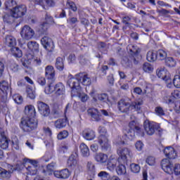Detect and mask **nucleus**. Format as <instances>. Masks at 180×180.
<instances>
[{"mask_svg":"<svg viewBox=\"0 0 180 180\" xmlns=\"http://www.w3.org/2000/svg\"><path fill=\"white\" fill-rule=\"evenodd\" d=\"M25 116L21 118L20 127L26 133H30L37 129V120L36 117V109L34 106L30 105L25 108Z\"/></svg>","mask_w":180,"mask_h":180,"instance_id":"f257e3e1","label":"nucleus"},{"mask_svg":"<svg viewBox=\"0 0 180 180\" xmlns=\"http://www.w3.org/2000/svg\"><path fill=\"white\" fill-rule=\"evenodd\" d=\"M79 83L84 85V86H89L91 84V77L85 72H80L75 75V77L70 78L68 80V85L70 88H75L79 89Z\"/></svg>","mask_w":180,"mask_h":180,"instance_id":"f03ea898","label":"nucleus"},{"mask_svg":"<svg viewBox=\"0 0 180 180\" xmlns=\"http://www.w3.org/2000/svg\"><path fill=\"white\" fill-rule=\"evenodd\" d=\"M143 103V100H138L130 103L127 99H121L118 101L117 106L122 113H129L130 110H140Z\"/></svg>","mask_w":180,"mask_h":180,"instance_id":"7ed1b4c3","label":"nucleus"},{"mask_svg":"<svg viewBox=\"0 0 180 180\" xmlns=\"http://www.w3.org/2000/svg\"><path fill=\"white\" fill-rule=\"evenodd\" d=\"M162 169L167 174H174V175L180 174V165L176 163L174 165V162L168 159H163L161 162Z\"/></svg>","mask_w":180,"mask_h":180,"instance_id":"20e7f679","label":"nucleus"},{"mask_svg":"<svg viewBox=\"0 0 180 180\" xmlns=\"http://www.w3.org/2000/svg\"><path fill=\"white\" fill-rule=\"evenodd\" d=\"M53 84H54V82H51L48 84V86L45 88V92H47V94H53V92H55L57 96L64 95V92H65V86L64 84L59 82L55 86H53Z\"/></svg>","mask_w":180,"mask_h":180,"instance_id":"39448f33","label":"nucleus"},{"mask_svg":"<svg viewBox=\"0 0 180 180\" xmlns=\"http://www.w3.org/2000/svg\"><path fill=\"white\" fill-rule=\"evenodd\" d=\"M24 167L27 169V175H36L37 174V161L25 159Z\"/></svg>","mask_w":180,"mask_h":180,"instance_id":"423d86ee","label":"nucleus"},{"mask_svg":"<svg viewBox=\"0 0 180 180\" xmlns=\"http://www.w3.org/2000/svg\"><path fill=\"white\" fill-rule=\"evenodd\" d=\"M117 153L119 155L118 161L122 160V161H127L129 158H131L133 154L131 151L127 148H120L117 149Z\"/></svg>","mask_w":180,"mask_h":180,"instance_id":"0eeeda50","label":"nucleus"},{"mask_svg":"<svg viewBox=\"0 0 180 180\" xmlns=\"http://www.w3.org/2000/svg\"><path fill=\"white\" fill-rule=\"evenodd\" d=\"M98 143L100 144L101 149L104 153L110 151V143H109V139L106 135H100L98 137Z\"/></svg>","mask_w":180,"mask_h":180,"instance_id":"6e6552de","label":"nucleus"},{"mask_svg":"<svg viewBox=\"0 0 180 180\" xmlns=\"http://www.w3.org/2000/svg\"><path fill=\"white\" fill-rule=\"evenodd\" d=\"M41 43L44 49H46L49 53H53L54 51V42L51 38L45 36L41 39Z\"/></svg>","mask_w":180,"mask_h":180,"instance_id":"1a4fd4ad","label":"nucleus"},{"mask_svg":"<svg viewBox=\"0 0 180 180\" xmlns=\"http://www.w3.org/2000/svg\"><path fill=\"white\" fill-rule=\"evenodd\" d=\"M26 12H27V8L25 5L15 6L11 11L13 16H14V18L16 19H18V18H22V16H25V15H26Z\"/></svg>","mask_w":180,"mask_h":180,"instance_id":"9d476101","label":"nucleus"},{"mask_svg":"<svg viewBox=\"0 0 180 180\" xmlns=\"http://www.w3.org/2000/svg\"><path fill=\"white\" fill-rule=\"evenodd\" d=\"M45 77L48 79V84L56 82V70L53 65H47L45 68Z\"/></svg>","mask_w":180,"mask_h":180,"instance_id":"9b49d317","label":"nucleus"},{"mask_svg":"<svg viewBox=\"0 0 180 180\" xmlns=\"http://www.w3.org/2000/svg\"><path fill=\"white\" fill-rule=\"evenodd\" d=\"M143 127L148 136H153V134L155 133V130L158 129L157 123L154 122H150L149 120H146L143 122Z\"/></svg>","mask_w":180,"mask_h":180,"instance_id":"f8f14e48","label":"nucleus"},{"mask_svg":"<svg viewBox=\"0 0 180 180\" xmlns=\"http://www.w3.org/2000/svg\"><path fill=\"white\" fill-rule=\"evenodd\" d=\"M21 37L25 40H30L34 36V30L29 25H25L20 32Z\"/></svg>","mask_w":180,"mask_h":180,"instance_id":"ddd939ff","label":"nucleus"},{"mask_svg":"<svg viewBox=\"0 0 180 180\" xmlns=\"http://www.w3.org/2000/svg\"><path fill=\"white\" fill-rule=\"evenodd\" d=\"M37 108L40 115L44 117H47L50 115V106L43 101L37 102Z\"/></svg>","mask_w":180,"mask_h":180,"instance_id":"4468645a","label":"nucleus"},{"mask_svg":"<svg viewBox=\"0 0 180 180\" xmlns=\"http://www.w3.org/2000/svg\"><path fill=\"white\" fill-rule=\"evenodd\" d=\"M72 91V96H77L81 101V102H86L88 99L89 98V96H88V94L81 92V88L76 89V88H71Z\"/></svg>","mask_w":180,"mask_h":180,"instance_id":"2eb2a0df","label":"nucleus"},{"mask_svg":"<svg viewBox=\"0 0 180 180\" xmlns=\"http://www.w3.org/2000/svg\"><path fill=\"white\" fill-rule=\"evenodd\" d=\"M156 74L158 78H161L163 81H165L167 84H171L172 80L169 76V72L165 69H162L156 71Z\"/></svg>","mask_w":180,"mask_h":180,"instance_id":"dca6fc26","label":"nucleus"},{"mask_svg":"<svg viewBox=\"0 0 180 180\" xmlns=\"http://www.w3.org/2000/svg\"><path fill=\"white\" fill-rule=\"evenodd\" d=\"M83 139L88 141H92L96 137V133L91 128H86L82 131Z\"/></svg>","mask_w":180,"mask_h":180,"instance_id":"f3484780","label":"nucleus"},{"mask_svg":"<svg viewBox=\"0 0 180 180\" xmlns=\"http://www.w3.org/2000/svg\"><path fill=\"white\" fill-rule=\"evenodd\" d=\"M163 153L165 157L168 158L167 160H175V158H178V153H176V150L175 148L171 146L166 147L164 149Z\"/></svg>","mask_w":180,"mask_h":180,"instance_id":"a211bd4d","label":"nucleus"},{"mask_svg":"<svg viewBox=\"0 0 180 180\" xmlns=\"http://www.w3.org/2000/svg\"><path fill=\"white\" fill-rule=\"evenodd\" d=\"M53 175L58 179H68V178H70V175H71V172L68 169H63L55 171L53 172Z\"/></svg>","mask_w":180,"mask_h":180,"instance_id":"6ab92c4d","label":"nucleus"},{"mask_svg":"<svg viewBox=\"0 0 180 180\" xmlns=\"http://www.w3.org/2000/svg\"><path fill=\"white\" fill-rule=\"evenodd\" d=\"M78 164V150H76L73 154H72L69 159L68 160V167L74 169L77 165Z\"/></svg>","mask_w":180,"mask_h":180,"instance_id":"aec40b11","label":"nucleus"},{"mask_svg":"<svg viewBox=\"0 0 180 180\" xmlns=\"http://www.w3.org/2000/svg\"><path fill=\"white\" fill-rule=\"evenodd\" d=\"M128 129H129V130H134V133H137L139 136H141V137H144V131L141 129L138 122L135 120L129 122Z\"/></svg>","mask_w":180,"mask_h":180,"instance_id":"412c9836","label":"nucleus"},{"mask_svg":"<svg viewBox=\"0 0 180 180\" xmlns=\"http://www.w3.org/2000/svg\"><path fill=\"white\" fill-rule=\"evenodd\" d=\"M87 112L89 116H91V119L94 122H101V120H102L101 118V116L102 115H101V112H99V110H98V109L96 108H89L87 110Z\"/></svg>","mask_w":180,"mask_h":180,"instance_id":"4be33fe9","label":"nucleus"},{"mask_svg":"<svg viewBox=\"0 0 180 180\" xmlns=\"http://www.w3.org/2000/svg\"><path fill=\"white\" fill-rule=\"evenodd\" d=\"M118 162H120V161H119V159L110 157L107 160V164H106L107 169H109V171H115V169H116V167Z\"/></svg>","mask_w":180,"mask_h":180,"instance_id":"5701e85b","label":"nucleus"},{"mask_svg":"<svg viewBox=\"0 0 180 180\" xmlns=\"http://www.w3.org/2000/svg\"><path fill=\"white\" fill-rule=\"evenodd\" d=\"M27 59L28 64H33V65H41V59L34 57L33 53L27 54Z\"/></svg>","mask_w":180,"mask_h":180,"instance_id":"b1692460","label":"nucleus"},{"mask_svg":"<svg viewBox=\"0 0 180 180\" xmlns=\"http://www.w3.org/2000/svg\"><path fill=\"white\" fill-rule=\"evenodd\" d=\"M0 90L2 94H9L10 95H12V89L9 86V83L5 80L0 83Z\"/></svg>","mask_w":180,"mask_h":180,"instance_id":"393cba45","label":"nucleus"},{"mask_svg":"<svg viewBox=\"0 0 180 180\" xmlns=\"http://www.w3.org/2000/svg\"><path fill=\"white\" fill-rule=\"evenodd\" d=\"M127 51L129 53V56H136L139 54L140 49L137 46L133 44H129L127 46Z\"/></svg>","mask_w":180,"mask_h":180,"instance_id":"a878e982","label":"nucleus"},{"mask_svg":"<svg viewBox=\"0 0 180 180\" xmlns=\"http://www.w3.org/2000/svg\"><path fill=\"white\" fill-rule=\"evenodd\" d=\"M65 61V57H58L56 59L55 67L58 71H63L64 70V62Z\"/></svg>","mask_w":180,"mask_h":180,"instance_id":"bb28decb","label":"nucleus"},{"mask_svg":"<svg viewBox=\"0 0 180 180\" xmlns=\"http://www.w3.org/2000/svg\"><path fill=\"white\" fill-rule=\"evenodd\" d=\"M95 160L100 164H106L108 160V155L103 153H97L95 155Z\"/></svg>","mask_w":180,"mask_h":180,"instance_id":"cd10ccee","label":"nucleus"},{"mask_svg":"<svg viewBox=\"0 0 180 180\" xmlns=\"http://www.w3.org/2000/svg\"><path fill=\"white\" fill-rule=\"evenodd\" d=\"M135 134L136 132H134V130H131L130 129L127 128L124 130L123 139H124L126 141H129V140L131 141L133 140Z\"/></svg>","mask_w":180,"mask_h":180,"instance_id":"c85d7f7f","label":"nucleus"},{"mask_svg":"<svg viewBox=\"0 0 180 180\" xmlns=\"http://www.w3.org/2000/svg\"><path fill=\"white\" fill-rule=\"evenodd\" d=\"M13 172V169L12 168L8 171L2 167H0L1 179H9V178H11V174H12Z\"/></svg>","mask_w":180,"mask_h":180,"instance_id":"c756f323","label":"nucleus"},{"mask_svg":"<svg viewBox=\"0 0 180 180\" xmlns=\"http://www.w3.org/2000/svg\"><path fill=\"white\" fill-rule=\"evenodd\" d=\"M68 124L67 118H60L55 121L54 125L56 129H64Z\"/></svg>","mask_w":180,"mask_h":180,"instance_id":"7c9ffc66","label":"nucleus"},{"mask_svg":"<svg viewBox=\"0 0 180 180\" xmlns=\"http://www.w3.org/2000/svg\"><path fill=\"white\" fill-rule=\"evenodd\" d=\"M86 169L89 175H90L91 178H94L96 174V170L95 169V165L92 162H87Z\"/></svg>","mask_w":180,"mask_h":180,"instance_id":"2f4dec72","label":"nucleus"},{"mask_svg":"<svg viewBox=\"0 0 180 180\" xmlns=\"http://www.w3.org/2000/svg\"><path fill=\"white\" fill-rule=\"evenodd\" d=\"M79 150L83 157H89V148L84 143H82L79 145Z\"/></svg>","mask_w":180,"mask_h":180,"instance_id":"473e14b6","label":"nucleus"},{"mask_svg":"<svg viewBox=\"0 0 180 180\" xmlns=\"http://www.w3.org/2000/svg\"><path fill=\"white\" fill-rule=\"evenodd\" d=\"M35 4L41 5L44 9H47V8L50 6H54V5H56L54 1H35Z\"/></svg>","mask_w":180,"mask_h":180,"instance_id":"72a5a7b5","label":"nucleus"},{"mask_svg":"<svg viewBox=\"0 0 180 180\" xmlns=\"http://www.w3.org/2000/svg\"><path fill=\"white\" fill-rule=\"evenodd\" d=\"M5 43L6 46L12 49L16 46V39L13 36L8 35L6 37Z\"/></svg>","mask_w":180,"mask_h":180,"instance_id":"f704fd0d","label":"nucleus"},{"mask_svg":"<svg viewBox=\"0 0 180 180\" xmlns=\"http://www.w3.org/2000/svg\"><path fill=\"white\" fill-rule=\"evenodd\" d=\"M27 46L32 53H39V44L37 42L30 41L27 43Z\"/></svg>","mask_w":180,"mask_h":180,"instance_id":"c9c22d12","label":"nucleus"},{"mask_svg":"<svg viewBox=\"0 0 180 180\" xmlns=\"http://www.w3.org/2000/svg\"><path fill=\"white\" fill-rule=\"evenodd\" d=\"M49 27L47 23L43 22L39 26L37 32L39 34H47V30H49Z\"/></svg>","mask_w":180,"mask_h":180,"instance_id":"e433bc0d","label":"nucleus"},{"mask_svg":"<svg viewBox=\"0 0 180 180\" xmlns=\"http://www.w3.org/2000/svg\"><path fill=\"white\" fill-rule=\"evenodd\" d=\"M146 59L149 63H154L157 60V51H149L146 56Z\"/></svg>","mask_w":180,"mask_h":180,"instance_id":"4c0bfd02","label":"nucleus"},{"mask_svg":"<svg viewBox=\"0 0 180 180\" xmlns=\"http://www.w3.org/2000/svg\"><path fill=\"white\" fill-rule=\"evenodd\" d=\"M11 53L14 57H17L18 58H20L22 56H23V53H22V50L20 49L13 46L11 49Z\"/></svg>","mask_w":180,"mask_h":180,"instance_id":"58836bf2","label":"nucleus"},{"mask_svg":"<svg viewBox=\"0 0 180 180\" xmlns=\"http://www.w3.org/2000/svg\"><path fill=\"white\" fill-rule=\"evenodd\" d=\"M157 54V60L162 61V60H165L167 58V52L162 49H159L156 51Z\"/></svg>","mask_w":180,"mask_h":180,"instance_id":"ea45409f","label":"nucleus"},{"mask_svg":"<svg viewBox=\"0 0 180 180\" xmlns=\"http://www.w3.org/2000/svg\"><path fill=\"white\" fill-rule=\"evenodd\" d=\"M116 172L117 175H124L127 172L126 166L124 165H120L116 168Z\"/></svg>","mask_w":180,"mask_h":180,"instance_id":"a19ab883","label":"nucleus"},{"mask_svg":"<svg viewBox=\"0 0 180 180\" xmlns=\"http://www.w3.org/2000/svg\"><path fill=\"white\" fill-rule=\"evenodd\" d=\"M27 96L30 98V99H35L36 98V91L33 90L32 88L28 86L26 89Z\"/></svg>","mask_w":180,"mask_h":180,"instance_id":"79ce46f5","label":"nucleus"},{"mask_svg":"<svg viewBox=\"0 0 180 180\" xmlns=\"http://www.w3.org/2000/svg\"><path fill=\"white\" fill-rule=\"evenodd\" d=\"M122 65L124 67V68H131V60L130 58H127L124 56L121 62Z\"/></svg>","mask_w":180,"mask_h":180,"instance_id":"37998d69","label":"nucleus"},{"mask_svg":"<svg viewBox=\"0 0 180 180\" xmlns=\"http://www.w3.org/2000/svg\"><path fill=\"white\" fill-rule=\"evenodd\" d=\"M6 9H9L10 11H12L13 10V8L16 6V1H6L4 3Z\"/></svg>","mask_w":180,"mask_h":180,"instance_id":"c03bdc74","label":"nucleus"},{"mask_svg":"<svg viewBox=\"0 0 180 180\" xmlns=\"http://www.w3.org/2000/svg\"><path fill=\"white\" fill-rule=\"evenodd\" d=\"M4 21L9 24L13 23L15 22V16H13V13H11V15H5L4 16Z\"/></svg>","mask_w":180,"mask_h":180,"instance_id":"a18cd8bd","label":"nucleus"},{"mask_svg":"<svg viewBox=\"0 0 180 180\" xmlns=\"http://www.w3.org/2000/svg\"><path fill=\"white\" fill-rule=\"evenodd\" d=\"M98 178L101 179L102 180L110 179V174H109V173L104 172V171L100 172L98 174Z\"/></svg>","mask_w":180,"mask_h":180,"instance_id":"49530a36","label":"nucleus"},{"mask_svg":"<svg viewBox=\"0 0 180 180\" xmlns=\"http://www.w3.org/2000/svg\"><path fill=\"white\" fill-rule=\"evenodd\" d=\"M69 134L68 131L63 130L58 134L57 139L58 140H64V139L68 137Z\"/></svg>","mask_w":180,"mask_h":180,"instance_id":"de8ad7c7","label":"nucleus"},{"mask_svg":"<svg viewBox=\"0 0 180 180\" xmlns=\"http://www.w3.org/2000/svg\"><path fill=\"white\" fill-rule=\"evenodd\" d=\"M165 64L167 67H175L176 61L173 58L169 57L165 58Z\"/></svg>","mask_w":180,"mask_h":180,"instance_id":"09e8293b","label":"nucleus"},{"mask_svg":"<svg viewBox=\"0 0 180 180\" xmlns=\"http://www.w3.org/2000/svg\"><path fill=\"white\" fill-rule=\"evenodd\" d=\"M129 58L131 60V63H133L135 65H139V63H140V55L139 53L129 56Z\"/></svg>","mask_w":180,"mask_h":180,"instance_id":"8fccbe9b","label":"nucleus"},{"mask_svg":"<svg viewBox=\"0 0 180 180\" xmlns=\"http://www.w3.org/2000/svg\"><path fill=\"white\" fill-rule=\"evenodd\" d=\"M155 113L157 116H165V111L161 106H157L155 108Z\"/></svg>","mask_w":180,"mask_h":180,"instance_id":"3c124183","label":"nucleus"},{"mask_svg":"<svg viewBox=\"0 0 180 180\" xmlns=\"http://www.w3.org/2000/svg\"><path fill=\"white\" fill-rule=\"evenodd\" d=\"M66 6L68 8V9H71L73 12H77V5L72 1H67Z\"/></svg>","mask_w":180,"mask_h":180,"instance_id":"603ef678","label":"nucleus"},{"mask_svg":"<svg viewBox=\"0 0 180 180\" xmlns=\"http://www.w3.org/2000/svg\"><path fill=\"white\" fill-rule=\"evenodd\" d=\"M0 147L3 148V150H6V148L9 147V141H8L7 138L0 141Z\"/></svg>","mask_w":180,"mask_h":180,"instance_id":"864d4df0","label":"nucleus"},{"mask_svg":"<svg viewBox=\"0 0 180 180\" xmlns=\"http://www.w3.org/2000/svg\"><path fill=\"white\" fill-rule=\"evenodd\" d=\"M143 70L145 72H151L153 70V66L149 63H145L143 65Z\"/></svg>","mask_w":180,"mask_h":180,"instance_id":"5fc2aeb1","label":"nucleus"},{"mask_svg":"<svg viewBox=\"0 0 180 180\" xmlns=\"http://www.w3.org/2000/svg\"><path fill=\"white\" fill-rule=\"evenodd\" d=\"M130 167L131 171V172H134V174H139V172H140V165L136 163H132L131 164Z\"/></svg>","mask_w":180,"mask_h":180,"instance_id":"6e6d98bb","label":"nucleus"},{"mask_svg":"<svg viewBox=\"0 0 180 180\" xmlns=\"http://www.w3.org/2000/svg\"><path fill=\"white\" fill-rule=\"evenodd\" d=\"M13 99L18 105H20L23 103V97L19 94L14 95Z\"/></svg>","mask_w":180,"mask_h":180,"instance_id":"4d7b16f0","label":"nucleus"},{"mask_svg":"<svg viewBox=\"0 0 180 180\" xmlns=\"http://www.w3.org/2000/svg\"><path fill=\"white\" fill-rule=\"evenodd\" d=\"M45 20L46 22H44V23H47L48 26H50V25H53V23H54V20L53 19V17L48 15L47 13H46L45 15Z\"/></svg>","mask_w":180,"mask_h":180,"instance_id":"13d9d810","label":"nucleus"},{"mask_svg":"<svg viewBox=\"0 0 180 180\" xmlns=\"http://www.w3.org/2000/svg\"><path fill=\"white\" fill-rule=\"evenodd\" d=\"M173 84L176 88H180V76L179 75L174 76Z\"/></svg>","mask_w":180,"mask_h":180,"instance_id":"bf43d9fd","label":"nucleus"},{"mask_svg":"<svg viewBox=\"0 0 180 180\" xmlns=\"http://www.w3.org/2000/svg\"><path fill=\"white\" fill-rule=\"evenodd\" d=\"M98 101H101V102H108L109 97L106 94H101L98 95Z\"/></svg>","mask_w":180,"mask_h":180,"instance_id":"052dcab7","label":"nucleus"},{"mask_svg":"<svg viewBox=\"0 0 180 180\" xmlns=\"http://www.w3.org/2000/svg\"><path fill=\"white\" fill-rule=\"evenodd\" d=\"M146 161L148 165L153 166L155 165V158L153 156L148 157Z\"/></svg>","mask_w":180,"mask_h":180,"instance_id":"680f3d73","label":"nucleus"},{"mask_svg":"<svg viewBox=\"0 0 180 180\" xmlns=\"http://www.w3.org/2000/svg\"><path fill=\"white\" fill-rule=\"evenodd\" d=\"M67 22L69 25H75V23H78V18L77 17H72L68 19Z\"/></svg>","mask_w":180,"mask_h":180,"instance_id":"e2e57ef3","label":"nucleus"},{"mask_svg":"<svg viewBox=\"0 0 180 180\" xmlns=\"http://www.w3.org/2000/svg\"><path fill=\"white\" fill-rule=\"evenodd\" d=\"M37 82L41 86H44V85H46V78L43 77H39L37 78Z\"/></svg>","mask_w":180,"mask_h":180,"instance_id":"0e129e2a","label":"nucleus"},{"mask_svg":"<svg viewBox=\"0 0 180 180\" xmlns=\"http://www.w3.org/2000/svg\"><path fill=\"white\" fill-rule=\"evenodd\" d=\"M131 20V18H130L129 16H124L122 18V23H124V25H126L127 26H129V25H130V21Z\"/></svg>","mask_w":180,"mask_h":180,"instance_id":"69168bd1","label":"nucleus"},{"mask_svg":"<svg viewBox=\"0 0 180 180\" xmlns=\"http://www.w3.org/2000/svg\"><path fill=\"white\" fill-rule=\"evenodd\" d=\"M143 146L144 144H143V142L141 141H138L135 144V147L138 151H141L143 150Z\"/></svg>","mask_w":180,"mask_h":180,"instance_id":"338daca9","label":"nucleus"},{"mask_svg":"<svg viewBox=\"0 0 180 180\" xmlns=\"http://www.w3.org/2000/svg\"><path fill=\"white\" fill-rule=\"evenodd\" d=\"M79 63L80 64H82V65H85V64H86V63H88V59H86V58H85L84 56H80L79 57Z\"/></svg>","mask_w":180,"mask_h":180,"instance_id":"774afa93","label":"nucleus"}]
</instances>
